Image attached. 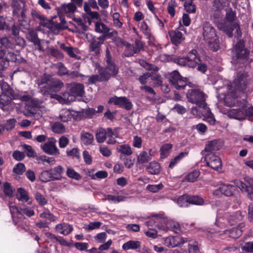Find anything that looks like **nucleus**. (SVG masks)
Masks as SVG:
<instances>
[{
	"instance_id": "1",
	"label": "nucleus",
	"mask_w": 253,
	"mask_h": 253,
	"mask_svg": "<svg viewBox=\"0 0 253 253\" xmlns=\"http://www.w3.org/2000/svg\"><path fill=\"white\" fill-rule=\"evenodd\" d=\"M250 83L251 80L247 73L240 72L235 75L233 83L227 87L231 100L235 102L239 94L243 92Z\"/></svg>"
},
{
	"instance_id": "2",
	"label": "nucleus",
	"mask_w": 253,
	"mask_h": 253,
	"mask_svg": "<svg viewBox=\"0 0 253 253\" xmlns=\"http://www.w3.org/2000/svg\"><path fill=\"white\" fill-rule=\"evenodd\" d=\"M153 223H156V226L159 228H164L166 226L169 229L176 234L180 232L181 229L178 223L169 220L167 217L163 214H157L152 216V218L146 222L147 226L151 225Z\"/></svg>"
},
{
	"instance_id": "3",
	"label": "nucleus",
	"mask_w": 253,
	"mask_h": 253,
	"mask_svg": "<svg viewBox=\"0 0 253 253\" xmlns=\"http://www.w3.org/2000/svg\"><path fill=\"white\" fill-rule=\"evenodd\" d=\"M2 92L0 95V108L4 111H9L12 108V100L18 98V95L5 82L1 84Z\"/></svg>"
},
{
	"instance_id": "4",
	"label": "nucleus",
	"mask_w": 253,
	"mask_h": 253,
	"mask_svg": "<svg viewBox=\"0 0 253 253\" xmlns=\"http://www.w3.org/2000/svg\"><path fill=\"white\" fill-rule=\"evenodd\" d=\"M228 85H230L228 81L221 78H218L214 83L218 99L223 101L226 106H232L235 105V101L231 100L230 94L228 93L227 88Z\"/></svg>"
},
{
	"instance_id": "5",
	"label": "nucleus",
	"mask_w": 253,
	"mask_h": 253,
	"mask_svg": "<svg viewBox=\"0 0 253 253\" xmlns=\"http://www.w3.org/2000/svg\"><path fill=\"white\" fill-rule=\"evenodd\" d=\"M203 37L208 47L213 51H217L219 47V40L215 30L208 22L203 25Z\"/></svg>"
},
{
	"instance_id": "6",
	"label": "nucleus",
	"mask_w": 253,
	"mask_h": 253,
	"mask_svg": "<svg viewBox=\"0 0 253 253\" xmlns=\"http://www.w3.org/2000/svg\"><path fill=\"white\" fill-rule=\"evenodd\" d=\"M234 17V15L232 12H227L226 16V21L224 23L218 24L217 27L220 30L225 32L229 37L232 36V31L236 29L237 36L239 38L242 36V32L239 25L233 21Z\"/></svg>"
},
{
	"instance_id": "7",
	"label": "nucleus",
	"mask_w": 253,
	"mask_h": 253,
	"mask_svg": "<svg viewBox=\"0 0 253 253\" xmlns=\"http://www.w3.org/2000/svg\"><path fill=\"white\" fill-rule=\"evenodd\" d=\"M188 101L193 104H195L200 108L205 106L206 95L201 89L198 88H191L188 90L186 94Z\"/></svg>"
},
{
	"instance_id": "8",
	"label": "nucleus",
	"mask_w": 253,
	"mask_h": 253,
	"mask_svg": "<svg viewBox=\"0 0 253 253\" xmlns=\"http://www.w3.org/2000/svg\"><path fill=\"white\" fill-rule=\"evenodd\" d=\"M197 53L196 50H192L186 57H179L175 62L181 66H187L190 68H194L200 62V59Z\"/></svg>"
},
{
	"instance_id": "9",
	"label": "nucleus",
	"mask_w": 253,
	"mask_h": 253,
	"mask_svg": "<svg viewBox=\"0 0 253 253\" xmlns=\"http://www.w3.org/2000/svg\"><path fill=\"white\" fill-rule=\"evenodd\" d=\"M244 215H242V212L240 211H237L235 213L231 215L229 217L227 215L224 217H220L219 215H217L215 224L216 226L224 228L227 226V222L230 225H233L238 223L242 219V217Z\"/></svg>"
},
{
	"instance_id": "10",
	"label": "nucleus",
	"mask_w": 253,
	"mask_h": 253,
	"mask_svg": "<svg viewBox=\"0 0 253 253\" xmlns=\"http://www.w3.org/2000/svg\"><path fill=\"white\" fill-rule=\"evenodd\" d=\"M244 180L250 186L238 179L235 180L233 182L236 187L240 188L243 193H246L251 200H253V176H246Z\"/></svg>"
},
{
	"instance_id": "11",
	"label": "nucleus",
	"mask_w": 253,
	"mask_h": 253,
	"mask_svg": "<svg viewBox=\"0 0 253 253\" xmlns=\"http://www.w3.org/2000/svg\"><path fill=\"white\" fill-rule=\"evenodd\" d=\"M233 52L235 55L237 63H244L247 60L249 51L244 47V42L240 40L233 48Z\"/></svg>"
},
{
	"instance_id": "12",
	"label": "nucleus",
	"mask_w": 253,
	"mask_h": 253,
	"mask_svg": "<svg viewBox=\"0 0 253 253\" xmlns=\"http://www.w3.org/2000/svg\"><path fill=\"white\" fill-rule=\"evenodd\" d=\"M169 81L174 88L179 90L183 89L187 83V79L181 77L176 70L170 73Z\"/></svg>"
},
{
	"instance_id": "13",
	"label": "nucleus",
	"mask_w": 253,
	"mask_h": 253,
	"mask_svg": "<svg viewBox=\"0 0 253 253\" xmlns=\"http://www.w3.org/2000/svg\"><path fill=\"white\" fill-rule=\"evenodd\" d=\"M217 186V188L214 190L212 193L213 195L215 196L224 195L227 197L232 196L236 190L235 185L225 184L223 182H220Z\"/></svg>"
},
{
	"instance_id": "14",
	"label": "nucleus",
	"mask_w": 253,
	"mask_h": 253,
	"mask_svg": "<svg viewBox=\"0 0 253 253\" xmlns=\"http://www.w3.org/2000/svg\"><path fill=\"white\" fill-rule=\"evenodd\" d=\"M108 103L114 104L127 110H130L133 106L132 103L126 97L114 96L108 100Z\"/></svg>"
},
{
	"instance_id": "15",
	"label": "nucleus",
	"mask_w": 253,
	"mask_h": 253,
	"mask_svg": "<svg viewBox=\"0 0 253 253\" xmlns=\"http://www.w3.org/2000/svg\"><path fill=\"white\" fill-rule=\"evenodd\" d=\"M242 231L237 227L233 228L231 230H225L223 231H208L207 236L209 240H212V235L215 236L216 235L221 236L223 234H228L229 237L233 238H237L241 235Z\"/></svg>"
},
{
	"instance_id": "16",
	"label": "nucleus",
	"mask_w": 253,
	"mask_h": 253,
	"mask_svg": "<svg viewBox=\"0 0 253 253\" xmlns=\"http://www.w3.org/2000/svg\"><path fill=\"white\" fill-rule=\"evenodd\" d=\"M56 139L53 137H50L44 144L41 145V148L48 155H59L60 152L56 146Z\"/></svg>"
},
{
	"instance_id": "17",
	"label": "nucleus",
	"mask_w": 253,
	"mask_h": 253,
	"mask_svg": "<svg viewBox=\"0 0 253 253\" xmlns=\"http://www.w3.org/2000/svg\"><path fill=\"white\" fill-rule=\"evenodd\" d=\"M50 85H45L41 88V92L43 94H50L52 92L59 91L64 86L63 83L56 79H52L50 81Z\"/></svg>"
},
{
	"instance_id": "18",
	"label": "nucleus",
	"mask_w": 253,
	"mask_h": 253,
	"mask_svg": "<svg viewBox=\"0 0 253 253\" xmlns=\"http://www.w3.org/2000/svg\"><path fill=\"white\" fill-rule=\"evenodd\" d=\"M188 242L187 238L180 236H169L164 239V244L169 248L180 247Z\"/></svg>"
},
{
	"instance_id": "19",
	"label": "nucleus",
	"mask_w": 253,
	"mask_h": 253,
	"mask_svg": "<svg viewBox=\"0 0 253 253\" xmlns=\"http://www.w3.org/2000/svg\"><path fill=\"white\" fill-rule=\"evenodd\" d=\"M205 154V160L208 166L213 169H217L221 166V161L218 156L214 153H207Z\"/></svg>"
},
{
	"instance_id": "20",
	"label": "nucleus",
	"mask_w": 253,
	"mask_h": 253,
	"mask_svg": "<svg viewBox=\"0 0 253 253\" xmlns=\"http://www.w3.org/2000/svg\"><path fill=\"white\" fill-rule=\"evenodd\" d=\"M9 207L14 224L17 225L18 227L24 229L21 223L25 219L24 215L16 206L9 205Z\"/></svg>"
},
{
	"instance_id": "21",
	"label": "nucleus",
	"mask_w": 253,
	"mask_h": 253,
	"mask_svg": "<svg viewBox=\"0 0 253 253\" xmlns=\"http://www.w3.org/2000/svg\"><path fill=\"white\" fill-rule=\"evenodd\" d=\"M17 199L23 203L27 205L32 204L33 200L29 196L28 192L24 188H18L16 194Z\"/></svg>"
},
{
	"instance_id": "22",
	"label": "nucleus",
	"mask_w": 253,
	"mask_h": 253,
	"mask_svg": "<svg viewBox=\"0 0 253 253\" xmlns=\"http://www.w3.org/2000/svg\"><path fill=\"white\" fill-rule=\"evenodd\" d=\"M237 109H230L225 112V114L230 118L234 119L237 120H243L245 119V116L243 113L242 107L239 106Z\"/></svg>"
},
{
	"instance_id": "23",
	"label": "nucleus",
	"mask_w": 253,
	"mask_h": 253,
	"mask_svg": "<svg viewBox=\"0 0 253 253\" xmlns=\"http://www.w3.org/2000/svg\"><path fill=\"white\" fill-rule=\"evenodd\" d=\"M67 87L70 90L69 94L74 95L75 97L76 96H83L84 93V86L81 84H68Z\"/></svg>"
},
{
	"instance_id": "24",
	"label": "nucleus",
	"mask_w": 253,
	"mask_h": 253,
	"mask_svg": "<svg viewBox=\"0 0 253 253\" xmlns=\"http://www.w3.org/2000/svg\"><path fill=\"white\" fill-rule=\"evenodd\" d=\"M223 144L221 141L214 140L208 142L206 145L205 149L202 153H214V151L219 150L222 147Z\"/></svg>"
},
{
	"instance_id": "25",
	"label": "nucleus",
	"mask_w": 253,
	"mask_h": 253,
	"mask_svg": "<svg viewBox=\"0 0 253 253\" xmlns=\"http://www.w3.org/2000/svg\"><path fill=\"white\" fill-rule=\"evenodd\" d=\"M116 150L119 155L120 159H124V157H128L133 153L130 146L127 144L118 145L116 147Z\"/></svg>"
},
{
	"instance_id": "26",
	"label": "nucleus",
	"mask_w": 253,
	"mask_h": 253,
	"mask_svg": "<svg viewBox=\"0 0 253 253\" xmlns=\"http://www.w3.org/2000/svg\"><path fill=\"white\" fill-rule=\"evenodd\" d=\"M104 38L103 36H100L98 38H94L89 45V50L91 52H94L96 55L100 53V46L104 43Z\"/></svg>"
},
{
	"instance_id": "27",
	"label": "nucleus",
	"mask_w": 253,
	"mask_h": 253,
	"mask_svg": "<svg viewBox=\"0 0 253 253\" xmlns=\"http://www.w3.org/2000/svg\"><path fill=\"white\" fill-rule=\"evenodd\" d=\"M50 97L52 98H55L58 100L60 103L62 104H67L70 102L73 101L75 100V97L74 95H71L69 92H64L63 93L62 96L56 94H48Z\"/></svg>"
},
{
	"instance_id": "28",
	"label": "nucleus",
	"mask_w": 253,
	"mask_h": 253,
	"mask_svg": "<svg viewBox=\"0 0 253 253\" xmlns=\"http://www.w3.org/2000/svg\"><path fill=\"white\" fill-rule=\"evenodd\" d=\"M169 35L171 42L175 45H178L185 39L182 33L178 30H171L169 31Z\"/></svg>"
},
{
	"instance_id": "29",
	"label": "nucleus",
	"mask_w": 253,
	"mask_h": 253,
	"mask_svg": "<svg viewBox=\"0 0 253 253\" xmlns=\"http://www.w3.org/2000/svg\"><path fill=\"white\" fill-rule=\"evenodd\" d=\"M55 229L60 234L67 236L72 232L73 227L71 224L63 222L57 224L55 226Z\"/></svg>"
},
{
	"instance_id": "30",
	"label": "nucleus",
	"mask_w": 253,
	"mask_h": 253,
	"mask_svg": "<svg viewBox=\"0 0 253 253\" xmlns=\"http://www.w3.org/2000/svg\"><path fill=\"white\" fill-rule=\"evenodd\" d=\"M60 48L65 51L71 58L76 59H80L81 58L79 56L77 55V53H78L77 48L70 45H67L64 43L60 44Z\"/></svg>"
},
{
	"instance_id": "31",
	"label": "nucleus",
	"mask_w": 253,
	"mask_h": 253,
	"mask_svg": "<svg viewBox=\"0 0 253 253\" xmlns=\"http://www.w3.org/2000/svg\"><path fill=\"white\" fill-rule=\"evenodd\" d=\"M119 137V132L117 128L112 129L108 128L106 129L107 143L108 144H115L117 143L116 138Z\"/></svg>"
},
{
	"instance_id": "32",
	"label": "nucleus",
	"mask_w": 253,
	"mask_h": 253,
	"mask_svg": "<svg viewBox=\"0 0 253 253\" xmlns=\"http://www.w3.org/2000/svg\"><path fill=\"white\" fill-rule=\"evenodd\" d=\"M236 105L237 106L242 107L243 110V113L245 114V118L247 116H253V107H251L247 108V101L245 99H242V101H239L238 100H235V104L234 106ZM233 106V105L232 106Z\"/></svg>"
},
{
	"instance_id": "33",
	"label": "nucleus",
	"mask_w": 253,
	"mask_h": 253,
	"mask_svg": "<svg viewBox=\"0 0 253 253\" xmlns=\"http://www.w3.org/2000/svg\"><path fill=\"white\" fill-rule=\"evenodd\" d=\"M202 108V116H204L205 120L211 125H214L215 122V120L210 109L207 106V105Z\"/></svg>"
},
{
	"instance_id": "34",
	"label": "nucleus",
	"mask_w": 253,
	"mask_h": 253,
	"mask_svg": "<svg viewBox=\"0 0 253 253\" xmlns=\"http://www.w3.org/2000/svg\"><path fill=\"white\" fill-rule=\"evenodd\" d=\"M5 51L3 48L0 46V77H2L1 71L4 70L7 67L8 61L5 57Z\"/></svg>"
},
{
	"instance_id": "35",
	"label": "nucleus",
	"mask_w": 253,
	"mask_h": 253,
	"mask_svg": "<svg viewBox=\"0 0 253 253\" xmlns=\"http://www.w3.org/2000/svg\"><path fill=\"white\" fill-rule=\"evenodd\" d=\"M74 111L67 109H63L60 112L59 118L63 122L69 121L74 115Z\"/></svg>"
},
{
	"instance_id": "36",
	"label": "nucleus",
	"mask_w": 253,
	"mask_h": 253,
	"mask_svg": "<svg viewBox=\"0 0 253 253\" xmlns=\"http://www.w3.org/2000/svg\"><path fill=\"white\" fill-rule=\"evenodd\" d=\"M140 248V243L138 241L130 240L124 244L122 249L124 250H137Z\"/></svg>"
},
{
	"instance_id": "37",
	"label": "nucleus",
	"mask_w": 253,
	"mask_h": 253,
	"mask_svg": "<svg viewBox=\"0 0 253 253\" xmlns=\"http://www.w3.org/2000/svg\"><path fill=\"white\" fill-rule=\"evenodd\" d=\"M63 9L67 17L72 18L74 15L77 7L73 3H69L63 5Z\"/></svg>"
},
{
	"instance_id": "38",
	"label": "nucleus",
	"mask_w": 253,
	"mask_h": 253,
	"mask_svg": "<svg viewBox=\"0 0 253 253\" xmlns=\"http://www.w3.org/2000/svg\"><path fill=\"white\" fill-rule=\"evenodd\" d=\"M82 142L85 145H89L92 144L94 141L93 135L89 132H82L81 134Z\"/></svg>"
},
{
	"instance_id": "39",
	"label": "nucleus",
	"mask_w": 253,
	"mask_h": 253,
	"mask_svg": "<svg viewBox=\"0 0 253 253\" xmlns=\"http://www.w3.org/2000/svg\"><path fill=\"white\" fill-rule=\"evenodd\" d=\"M146 170L150 174H157L160 172V166L158 163L152 162L147 166Z\"/></svg>"
},
{
	"instance_id": "40",
	"label": "nucleus",
	"mask_w": 253,
	"mask_h": 253,
	"mask_svg": "<svg viewBox=\"0 0 253 253\" xmlns=\"http://www.w3.org/2000/svg\"><path fill=\"white\" fill-rule=\"evenodd\" d=\"M172 200L176 202L177 204L180 207H186L189 205V195L187 194L181 196L177 199L174 198L172 199Z\"/></svg>"
},
{
	"instance_id": "41",
	"label": "nucleus",
	"mask_w": 253,
	"mask_h": 253,
	"mask_svg": "<svg viewBox=\"0 0 253 253\" xmlns=\"http://www.w3.org/2000/svg\"><path fill=\"white\" fill-rule=\"evenodd\" d=\"M126 197L122 196H115L113 195H108L106 198H103V201L108 200L111 203H118L120 202L125 201Z\"/></svg>"
},
{
	"instance_id": "42",
	"label": "nucleus",
	"mask_w": 253,
	"mask_h": 253,
	"mask_svg": "<svg viewBox=\"0 0 253 253\" xmlns=\"http://www.w3.org/2000/svg\"><path fill=\"white\" fill-rule=\"evenodd\" d=\"M106 72L109 75L115 76L117 74L118 69L112 61L107 62Z\"/></svg>"
},
{
	"instance_id": "43",
	"label": "nucleus",
	"mask_w": 253,
	"mask_h": 253,
	"mask_svg": "<svg viewBox=\"0 0 253 253\" xmlns=\"http://www.w3.org/2000/svg\"><path fill=\"white\" fill-rule=\"evenodd\" d=\"M50 171L53 180H59L61 178V174L63 172V168L59 166L54 168L53 169H50Z\"/></svg>"
},
{
	"instance_id": "44",
	"label": "nucleus",
	"mask_w": 253,
	"mask_h": 253,
	"mask_svg": "<svg viewBox=\"0 0 253 253\" xmlns=\"http://www.w3.org/2000/svg\"><path fill=\"white\" fill-rule=\"evenodd\" d=\"M40 180L43 182H47L53 180L50 170H46L42 171L39 176Z\"/></svg>"
},
{
	"instance_id": "45",
	"label": "nucleus",
	"mask_w": 253,
	"mask_h": 253,
	"mask_svg": "<svg viewBox=\"0 0 253 253\" xmlns=\"http://www.w3.org/2000/svg\"><path fill=\"white\" fill-rule=\"evenodd\" d=\"M95 30L98 33L106 34L109 32V29L102 22H96Z\"/></svg>"
},
{
	"instance_id": "46",
	"label": "nucleus",
	"mask_w": 253,
	"mask_h": 253,
	"mask_svg": "<svg viewBox=\"0 0 253 253\" xmlns=\"http://www.w3.org/2000/svg\"><path fill=\"white\" fill-rule=\"evenodd\" d=\"M96 139L99 143L104 142L106 139V130L102 128H99L96 133Z\"/></svg>"
},
{
	"instance_id": "47",
	"label": "nucleus",
	"mask_w": 253,
	"mask_h": 253,
	"mask_svg": "<svg viewBox=\"0 0 253 253\" xmlns=\"http://www.w3.org/2000/svg\"><path fill=\"white\" fill-rule=\"evenodd\" d=\"M39 216L41 218H45L51 222H55L56 220V217L47 209H45L40 214Z\"/></svg>"
},
{
	"instance_id": "48",
	"label": "nucleus",
	"mask_w": 253,
	"mask_h": 253,
	"mask_svg": "<svg viewBox=\"0 0 253 253\" xmlns=\"http://www.w3.org/2000/svg\"><path fill=\"white\" fill-rule=\"evenodd\" d=\"M172 145L170 143H166L162 146L160 149L161 157L166 158L169 154L170 150L172 148Z\"/></svg>"
},
{
	"instance_id": "49",
	"label": "nucleus",
	"mask_w": 253,
	"mask_h": 253,
	"mask_svg": "<svg viewBox=\"0 0 253 253\" xmlns=\"http://www.w3.org/2000/svg\"><path fill=\"white\" fill-rule=\"evenodd\" d=\"M189 205H202L204 203V200L198 196L189 195Z\"/></svg>"
},
{
	"instance_id": "50",
	"label": "nucleus",
	"mask_w": 253,
	"mask_h": 253,
	"mask_svg": "<svg viewBox=\"0 0 253 253\" xmlns=\"http://www.w3.org/2000/svg\"><path fill=\"white\" fill-rule=\"evenodd\" d=\"M3 189L5 195L9 197L13 196L15 189L9 183L5 182L3 184Z\"/></svg>"
},
{
	"instance_id": "51",
	"label": "nucleus",
	"mask_w": 253,
	"mask_h": 253,
	"mask_svg": "<svg viewBox=\"0 0 253 253\" xmlns=\"http://www.w3.org/2000/svg\"><path fill=\"white\" fill-rule=\"evenodd\" d=\"M52 130L56 133H62L65 131V126L59 122H55L51 126Z\"/></svg>"
},
{
	"instance_id": "52",
	"label": "nucleus",
	"mask_w": 253,
	"mask_h": 253,
	"mask_svg": "<svg viewBox=\"0 0 253 253\" xmlns=\"http://www.w3.org/2000/svg\"><path fill=\"white\" fill-rule=\"evenodd\" d=\"M150 160V157L148 153L145 151L141 152L137 157V162L139 164L147 163Z\"/></svg>"
},
{
	"instance_id": "53",
	"label": "nucleus",
	"mask_w": 253,
	"mask_h": 253,
	"mask_svg": "<svg viewBox=\"0 0 253 253\" xmlns=\"http://www.w3.org/2000/svg\"><path fill=\"white\" fill-rule=\"evenodd\" d=\"M187 155L186 152H181L170 161L169 167L172 169L182 159Z\"/></svg>"
},
{
	"instance_id": "54",
	"label": "nucleus",
	"mask_w": 253,
	"mask_h": 253,
	"mask_svg": "<svg viewBox=\"0 0 253 253\" xmlns=\"http://www.w3.org/2000/svg\"><path fill=\"white\" fill-rule=\"evenodd\" d=\"M66 174L70 178L77 180H80L82 178L81 175L71 168H68L67 169Z\"/></svg>"
},
{
	"instance_id": "55",
	"label": "nucleus",
	"mask_w": 253,
	"mask_h": 253,
	"mask_svg": "<svg viewBox=\"0 0 253 253\" xmlns=\"http://www.w3.org/2000/svg\"><path fill=\"white\" fill-rule=\"evenodd\" d=\"M38 163H42L44 165L48 164L53 165L55 162V160L52 157H48L45 156H42L38 159Z\"/></svg>"
},
{
	"instance_id": "56",
	"label": "nucleus",
	"mask_w": 253,
	"mask_h": 253,
	"mask_svg": "<svg viewBox=\"0 0 253 253\" xmlns=\"http://www.w3.org/2000/svg\"><path fill=\"white\" fill-rule=\"evenodd\" d=\"M56 67L58 69V75L60 76H62L68 74V70L67 68L62 63H58L56 64Z\"/></svg>"
},
{
	"instance_id": "57",
	"label": "nucleus",
	"mask_w": 253,
	"mask_h": 253,
	"mask_svg": "<svg viewBox=\"0 0 253 253\" xmlns=\"http://www.w3.org/2000/svg\"><path fill=\"white\" fill-rule=\"evenodd\" d=\"M138 52V49L130 44L127 43L125 51V55L126 56H132L134 53Z\"/></svg>"
},
{
	"instance_id": "58",
	"label": "nucleus",
	"mask_w": 253,
	"mask_h": 253,
	"mask_svg": "<svg viewBox=\"0 0 253 253\" xmlns=\"http://www.w3.org/2000/svg\"><path fill=\"white\" fill-rule=\"evenodd\" d=\"M164 188V185L162 183L155 185H148L146 187L147 190L148 191L156 193Z\"/></svg>"
},
{
	"instance_id": "59",
	"label": "nucleus",
	"mask_w": 253,
	"mask_h": 253,
	"mask_svg": "<svg viewBox=\"0 0 253 253\" xmlns=\"http://www.w3.org/2000/svg\"><path fill=\"white\" fill-rule=\"evenodd\" d=\"M184 7L185 10L189 13H194L196 11V6L192 1H187L184 2Z\"/></svg>"
},
{
	"instance_id": "60",
	"label": "nucleus",
	"mask_w": 253,
	"mask_h": 253,
	"mask_svg": "<svg viewBox=\"0 0 253 253\" xmlns=\"http://www.w3.org/2000/svg\"><path fill=\"white\" fill-rule=\"evenodd\" d=\"M21 147L28 157H34L35 156V153L32 146L26 144H23L21 145Z\"/></svg>"
},
{
	"instance_id": "61",
	"label": "nucleus",
	"mask_w": 253,
	"mask_h": 253,
	"mask_svg": "<svg viewBox=\"0 0 253 253\" xmlns=\"http://www.w3.org/2000/svg\"><path fill=\"white\" fill-rule=\"evenodd\" d=\"M200 172L198 170H194L189 173L186 176V180L188 182H193L196 180L199 177Z\"/></svg>"
},
{
	"instance_id": "62",
	"label": "nucleus",
	"mask_w": 253,
	"mask_h": 253,
	"mask_svg": "<svg viewBox=\"0 0 253 253\" xmlns=\"http://www.w3.org/2000/svg\"><path fill=\"white\" fill-rule=\"evenodd\" d=\"M28 39L34 43H37L39 42V39L38 38L37 33L33 31H30L27 35Z\"/></svg>"
},
{
	"instance_id": "63",
	"label": "nucleus",
	"mask_w": 253,
	"mask_h": 253,
	"mask_svg": "<svg viewBox=\"0 0 253 253\" xmlns=\"http://www.w3.org/2000/svg\"><path fill=\"white\" fill-rule=\"evenodd\" d=\"M89 175L92 179H95L96 178L102 179L107 177L108 176V173L104 170H100L96 172L95 174H91L89 173Z\"/></svg>"
},
{
	"instance_id": "64",
	"label": "nucleus",
	"mask_w": 253,
	"mask_h": 253,
	"mask_svg": "<svg viewBox=\"0 0 253 253\" xmlns=\"http://www.w3.org/2000/svg\"><path fill=\"white\" fill-rule=\"evenodd\" d=\"M241 248L243 251L253 253V241L245 243L241 246Z\"/></svg>"
}]
</instances>
